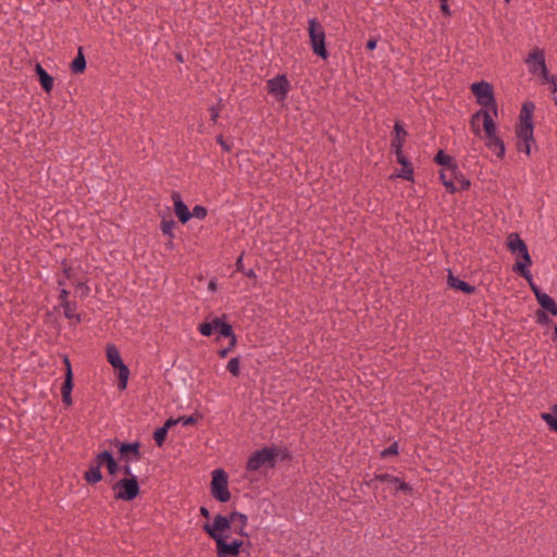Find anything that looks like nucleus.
Returning a JSON list of instances; mask_svg holds the SVG:
<instances>
[{
  "label": "nucleus",
  "mask_w": 557,
  "mask_h": 557,
  "mask_svg": "<svg viewBox=\"0 0 557 557\" xmlns=\"http://www.w3.org/2000/svg\"><path fill=\"white\" fill-rule=\"evenodd\" d=\"M226 520L220 519L212 523H205L202 525L203 531L215 542V553L218 557H237L240 553V548L244 546V541L234 539L227 542V535H224V528Z\"/></svg>",
  "instance_id": "f257e3e1"
},
{
  "label": "nucleus",
  "mask_w": 557,
  "mask_h": 557,
  "mask_svg": "<svg viewBox=\"0 0 557 557\" xmlns=\"http://www.w3.org/2000/svg\"><path fill=\"white\" fill-rule=\"evenodd\" d=\"M440 178L450 194L467 190L470 187V181L462 175L458 165L444 168L440 173Z\"/></svg>",
  "instance_id": "f03ea898"
},
{
  "label": "nucleus",
  "mask_w": 557,
  "mask_h": 557,
  "mask_svg": "<svg viewBox=\"0 0 557 557\" xmlns=\"http://www.w3.org/2000/svg\"><path fill=\"white\" fill-rule=\"evenodd\" d=\"M308 33L313 53L326 60L329 52L325 47V30L317 18L308 21Z\"/></svg>",
  "instance_id": "7ed1b4c3"
},
{
  "label": "nucleus",
  "mask_w": 557,
  "mask_h": 557,
  "mask_svg": "<svg viewBox=\"0 0 557 557\" xmlns=\"http://www.w3.org/2000/svg\"><path fill=\"white\" fill-rule=\"evenodd\" d=\"M210 492L214 499L220 503H227L231 499L228 490V476L223 469H215L212 472Z\"/></svg>",
  "instance_id": "20e7f679"
},
{
  "label": "nucleus",
  "mask_w": 557,
  "mask_h": 557,
  "mask_svg": "<svg viewBox=\"0 0 557 557\" xmlns=\"http://www.w3.org/2000/svg\"><path fill=\"white\" fill-rule=\"evenodd\" d=\"M379 483H385L395 490V493L401 492L406 495L412 494V487L404 482L398 476H394L388 473H375L368 482L367 485L374 491L379 490Z\"/></svg>",
  "instance_id": "39448f33"
},
{
  "label": "nucleus",
  "mask_w": 557,
  "mask_h": 557,
  "mask_svg": "<svg viewBox=\"0 0 557 557\" xmlns=\"http://www.w3.org/2000/svg\"><path fill=\"white\" fill-rule=\"evenodd\" d=\"M112 490L115 492V498L131 502L135 499L139 494V484L137 476L124 478L116 481L112 485Z\"/></svg>",
  "instance_id": "423d86ee"
},
{
  "label": "nucleus",
  "mask_w": 557,
  "mask_h": 557,
  "mask_svg": "<svg viewBox=\"0 0 557 557\" xmlns=\"http://www.w3.org/2000/svg\"><path fill=\"white\" fill-rule=\"evenodd\" d=\"M277 456L276 448L274 447H264L255 451L248 459L247 470L248 471H257L262 467H274L275 458Z\"/></svg>",
  "instance_id": "0eeeda50"
},
{
  "label": "nucleus",
  "mask_w": 557,
  "mask_h": 557,
  "mask_svg": "<svg viewBox=\"0 0 557 557\" xmlns=\"http://www.w3.org/2000/svg\"><path fill=\"white\" fill-rule=\"evenodd\" d=\"M107 359L108 362L115 369H117L119 373V383L117 387L121 391H124L127 386V381L129 376V369L123 362L120 351L114 345H109L107 347Z\"/></svg>",
  "instance_id": "6e6552de"
},
{
  "label": "nucleus",
  "mask_w": 557,
  "mask_h": 557,
  "mask_svg": "<svg viewBox=\"0 0 557 557\" xmlns=\"http://www.w3.org/2000/svg\"><path fill=\"white\" fill-rule=\"evenodd\" d=\"M220 519L226 520L224 532L233 529L235 534L240 536H248V533L246 532V528L248 525V517L245 513L239 511H232L228 516L216 515L213 518V521H218Z\"/></svg>",
  "instance_id": "1a4fd4ad"
},
{
  "label": "nucleus",
  "mask_w": 557,
  "mask_h": 557,
  "mask_svg": "<svg viewBox=\"0 0 557 557\" xmlns=\"http://www.w3.org/2000/svg\"><path fill=\"white\" fill-rule=\"evenodd\" d=\"M471 90L476 97L479 104L482 107L493 106L494 111L496 112L495 99L491 84L485 82L474 83L471 86Z\"/></svg>",
  "instance_id": "9d476101"
},
{
  "label": "nucleus",
  "mask_w": 557,
  "mask_h": 557,
  "mask_svg": "<svg viewBox=\"0 0 557 557\" xmlns=\"http://www.w3.org/2000/svg\"><path fill=\"white\" fill-rule=\"evenodd\" d=\"M533 102H524L522 104L520 115H519V124L517 126V131H520L523 137H530V133L533 132L534 126L532 122L533 111H534Z\"/></svg>",
  "instance_id": "9b49d317"
},
{
  "label": "nucleus",
  "mask_w": 557,
  "mask_h": 557,
  "mask_svg": "<svg viewBox=\"0 0 557 557\" xmlns=\"http://www.w3.org/2000/svg\"><path fill=\"white\" fill-rule=\"evenodd\" d=\"M115 446L119 449L120 460L122 462L131 463L132 461H138L141 458L139 442L123 443L116 441Z\"/></svg>",
  "instance_id": "f8f14e48"
},
{
  "label": "nucleus",
  "mask_w": 557,
  "mask_h": 557,
  "mask_svg": "<svg viewBox=\"0 0 557 557\" xmlns=\"http://www.w3.org/2000/svg\"><path fill=\"white\" fill-rule=\"evenodd\" d=\"M268 90L280 99H284L289 91V82L285 75H278L268 81Z\"/></svg>",
  "instance_id": "ddd939ff"
},
{
  "label": "nucleus",
  "mask_w": 557,
  "mask_h": 557,
  "mask_svg": "<svg viewBox=\"0 0 557 557\" xmlns=\"http://www.w3.org/2000/svg\"><path fill=\"white\" fill-rule=\"evenodd\" d=\"M529 284L540 306L553 315H557V305L555 300L546 293H543L533 282Z\"/></svg>",
  "instance_id": "4468645a"
},
{
  "label": "nucleus",
  "mask_w": 557,
  "mask_h": 557,
  "mask_svg": "<svg viewBox=\"0 0 557 557\" xmlns=\"http://www.w3.org/2000/svg\"><path fill=\"white\" fill-rule=\"evenodd\" d=\"M172 200L174 203V212L176 216L178 218L181 223L185 224L191 218V213L188 207L184 203L180 193L177 191L172 193Z\"/></svg>",
  "instance_id": "2eb2a0df"
},
{
  "label": "nucleus",
  "mask_w": 557,
  "mask_h": 557,
  "mask_svg": "<svg viewBox=\"0 0 557 557\" xmlns=\"http://www.w3.org/2000/svg\"><path fill=\"white\" fill-rule=\"evenodd\" d=\"M525 63L528 64L530 73L537 74L540 70V64H546L544 50L540 48H534L525 59Z\"/></svg>",
  "instance_id": "dca6fc26"
},
{
  "label": "nucleus",
  "mask_w": 557,
  "mask_h": 557,
  "mask_svg": "<svg viewBox=\"0 0 557 557\" xmlns=\"http://www.w3.org/2000/svg\"><path fill=\"white\" fill-rule=\"evenodd\" d=\"M480 116L483 117V127L485 131V136H492V135L496 134V125L494 123L492 115L490 114V112L487 110H480L474 115H472V119H471L472 127H474L475 120L479 119Z\"/></svg>",
  "instance_id": "f3484780"
},
{
  "label": "nucleus",
  "mask_w": 557,
  "mask_h": 557,
  "mask_svg": "<svg viewBox=\"0 0 557 557\" xmlns=\"http://www.w3.org/2000/svg\"><path fill=\"white\" fill-rule=\"evenodd\" d=\"M523 261H518L513 268L516 272H518L523 278H525L529 283L532 282V274L528 270V267L532 264V260L528 248L518 255Z\"/></svg>",
  "instance_id": "a211bd4d"
},
{
  "label": "nucleus",
  "mask_w": 557,
  "mask_h": 557,
  "mask_svg": "<svg viewBox=\"0 0 557 557\" xmlns=\"http://www.w3.org/2000/svg\"><path fill=\"white\" fill-rule=\"evenodd\" d=\"M396 159L399 164H401V170L398 173V176L406 180V181H412L413 180V166L411 162L404 156L403 152L396 153Z\"/></svg>",
  "instance_id": "6ab92c4d"
},
{
  "label": "nucleus",
  "mask_w": 557,
  "mask_h": 557,
  "mask_svg": "<svg viewBox=\"0 0 557 557\" xmlns=\"http://www.w3.org/2000/svg\"><path fill=\"white\" fill-rule=\"evenodd\" d=\"M35 72L38 76L41 88L46 92H50L53 88V77L40 64H36Z\"/></svg>",
  "instance_id": "aec40b11"
},
{
  "label": "nucleus",
  "mask_w": 557,
  "mask_h": 557,
  "mask_svg": "<svg viewBox=\"0 0 557 557\" xmlns=\"http://www.w3.org/2000/svg\"><path fill=\"white\" fill-rule=\"evenodd\" d=\"M395 136L392 139V148L394 149V153L403 152V144L405 141V138L407 136V132L403 128V126L396 122L394 125Z\"/></svg>",
  "instance_id": "412c9836"
},
{
  "label": "nucleus",
  "mask_w": 557,
  "mask_h": 557,
  "mask_svg": "<svg viewBox=\"0 0 557 557\" xmlns=\"http://www.w3.org/2000/svg\"><path fill=\"white\" fill-rule=\"evenodd\" d=\"M447 283L449 287L461 290L465 294H473L475 292V286L470 285L469 283L454 276L451 273L448 274Z\"/></svg>",
  "instance_id": "4be33fe9"
},
{
  "label": "nucleus",
  "mask_w": 557,
  "mask_h": 557,
  "mask_svg": "<svg viewBox=\"0 0 557 557\" xmlns=\"http://www.w3.org/2000/svg\"><path fill=\"white\" fill-rule=\"evenodd\" d=\"M485 139L487 148L494 151L498 158H503L505 156V145L496 134L485 136Z\"/></svg>",
  "instance_id": "5701e85b"
},
{
  "label": "nucleus",
  "mask_w": 557,
  "mask_h": 557,
  "mask_svg": "<svg viewBox=\"0 0 557 557\" xmlns=\"http://www.w3.org/2000/svg\"><path fill=\"white\" fill-rule=\"evenodd\" d=\"M507 247L511 253H521L528 247L517 233H510L507 238Z\"/></svg>",
  "instance_id": "b1692460"
},
{
  "label": "nucleus",
  "mask_w": 557,
  "mask_h": 557,
  "mask_svg": "<svg viewBox=\"0 0 557 557\" xmlns=\"http://www.w3.org/2000/svg\"><path fill=\"white\" fill-rule=\"evenodd\" d=\"M518 138L517 148L519 151L525 152L528 156L531 153V144L534 143L533 132L530 133V137H523L520 131H516Z\"/></svg>",
  "instance_id": "393cba45"
},
{
  "label": "nucleus",
  "mask_w": 557,
  "mask_h": 557,
  "mask_svg": "<svg viewBox=\"0 0 557 557\" xmlns=\"http://www.w3.org/2000/svg\"><path fill=\"white\" fill-rule=\"evenodd\" d=\"M102 479L103 475L101 470L98 467H94L91 465H89L88 470H86L84 473V480L91 485L99 483L102 481Z\"/></svg>",
  "instance_id": "a878e982"
},
{
  "label": "nucleus",
  "mask_w": 557,
  "mask_h": 557,
  "mask_svg": "<svg viewBox=\"0 0 557 557\" xmlns=\"http://www.w3.org/2000/svg\"><path fill=\"white\" fill-rule=\"evenodd\" d=\"M214 331H218L219 334L223 337L231 338L236 336L233 332L232 325L226 322H223L219 318L214 319Z\"/></svg>",
  "instance_id": "bb28decb"
},
{
  "label": "nucleus",
  "mask_w": 557,
  "mask_h": 557,
  "mask_svg": "<svg viewBox=\"0 0 557 557\" xmlns=\"http://www.w3.org/2000/svg\"><path fill=\"white\" fill-rule=\"evenodd\" d=\"M86 69V59L83 54L82 48L78 49L76 58L71 63V70L73 73H83Z\"/></svg>",
  "instance_id": "cd10ccee"
},
{
  "label": "nucleus",
  "mask_w": 557,
  "mask_h": 557,
  "mask_svg": "<svg viewBox=\"0 0 557 557\" xmlns=\"http://www.w3.org/2000/svg\"><path fill=\"white\" fill-rule=\"evenodd\" d=\"M541 417L549 429L557 433V405L553 407V412H543Z\"/></svg>",
  "instance_id": "c85d7f7f"
},
{
  "label": "nucleus",
  "mask_w": 557,
  "mask_h": 557,
  "mask_svg": "<svg viewBox=\"0 0 557 557\" xmlns=\"http://www.w3.org/2000/svg\"><path fill=\"white\" fill-rule=\"evenodd\" d=\"M63 308L64 317L67 319H76L77 322H81L79 315L75 314L76 304L72 301L64 302L60 305Z\"/></svg>",
  "instance_id": "c756f323"
},
{
  "label": "nucleus",
  "mask_w": 557,
  "mask_h": 557,
  "mask_svg": "<svg viewBox=\"0 0 557 557\" xmlns=\"http://www.w3.org/2000/svg\"><path fill=\"white\" fill-rule=\"evenodd\" d=\"M434 161L441 165H443L444 168H450V166H454V165H457L453 158L448 154H446L443 150H440L435 158H434Z\"/></svg>",
  "instance_id": "7c9ffc66"
},
{
  "label": "nucleus",
  "mask_w": 557,
  "mask_h": 557,
  "mask_svg": "<svg viewBox=\"0 0 557 557\" xmlns=\"http://www.w3.org/2000/svg\"><path fill=\"white\" fill-rule=\"evenodd\" d=\"M73 389V372L72 369H69V372L65 373V380L61 387V394H71Z\"/></svg>",
  "instance_id": "2f4dec72"
},
{
  "label": "nucleus",
  "mask_w": 557,
  "mask_h": 557,
  "mask_svg": "<svg viewBox=\"0 0 557 557\" xmlns=\"http://www.w3.org/2000/svg\"><path fill=\"white\" fill-rule=\"evenodd\" d=\"M226 369L227 371L234 375V376H238L239 373H240V360H239V357H234L232 358L227 366H226Z\"/></svg>",
  "instance_id": "473e14b6"
},
{
  "label": "nucleus",
  "mask_w": 557,
  "mask_h": 557,
  "mask_svg": "<svg viewBox=\"0 0 557 557\" xmlns=\"http://www.w3.org/2000/svg\"><path fill=\"white\" fill-rule=\"evenodd\" d=\"M103 459H107V465L104 466L108 470V473L112 476H114L119 469H120V466L119 463L116 462V460L114 459L113 455L111 454V456H107L104 457Z\"/></svg>",
  "instance_id": "72a5a7b5"
},
{
  "label": "nucleus",
  "mask_w": 557,
  "mask_h": 557,
  "mask_svg": "<svg viewBox=\"0 0 557 557\" xmlns=\"http://www.w3.org/2000/svg\"><path fill=\"white\" fill-rule=\"evenodd\" d=\"M537 74L541 76L543 84H555V76L549 75L546 64H540Z\"/></svg>",
  "instance_id": "f704fd0d"
},
{
  "label": "nucleus",
  "mask_w": 557,
  "mask_h": 557,
  "mask_svg": "<svg viewBox=\"0 0 557 557\" xmlns=\"http://www.w3.org/2000/svg\"><path fill=\"white\" fill-rule=\"evenodd\" d=\"M107 456H111V453L108 450H103L102 453H99L96 455V457L91 460L90 465L94 467H98L101 469V467H104L107 465V459H103Z\"/></svg>",
  "instance_id": "c9c22d12"
},
{
  "label": "nucleus",
  "mask_w": 557,
  "mask_h": 557,
  "mask_svg": "<svg viewBox=\"0 0 557 557\" xmlns=\"http://www.w3.org/2000/svg\"><path fill=\"white\" fill-rule=\"evenodd\" d=\"M161 231L164 235H168L169 237H174L173 230L175 227V221L174 220H162L161 222Z\"/></svg>",
  "instance_id": "e433bc0d"
},
{
  "label": "nucleus",
  "mask_w": 557,
  "mask_h": 557,
  "mask_svg": "<svg viewBox=\"0 0 557 557\" xmlns=\"http://www.w3.org/2000/svg\"><path fill=\"white\" fill-rule=\"evenodd\" d=\"M168 432L165 428H159L153 433V440L156 444L161 447L166 438Z\"/></svg>",
  "instance_id": "4c0bfd02"
},
{
  "label": "nucleus",
  "mask_w": 557,
  "mask_h": 557,
  "mask_svg": "<svg viewBox=\"0 0 557 557\" xmlns=\"http://www.w3.org/2000/svg\"><path fill=\"white\" fill-rule=\"evenodd\" d=\"M235 265H236V270L239 271V272H243L247 277H250V278H256L257 277L255 270H252V269L244 270L243 256H240L236 260Z\"/></svg>",
  "instance_id": "58836bf2"
},
{
  "label": "nucleus",
  "mask_w": 557,
  "mask_h": 557,
  "mask_svg": "<svg viewBox=\"0 0 557 557\" xmlns=\"http://www.w3.org/2000/svg\"><path fill=\"white\" fill-rule=\"evenodd\" d=\"M398 455V443L394 442L392 445H389L387 448L383 449L381 451L382 458H387L389 456H396Z\"/></svg>",
  "instance_id": "ea45409f"
},
{
  "label": "nucleus",
  "mask_w": 557,
  "mask_h": 557,
  "mask_svg": "<svg viewBox=\"0 0 557 557\" xmlns=\"http://www.w3.org/2000/svg\"><path fill=\"white\" fill-rule=\"evenodd\" d=\"M190 213H191V216L199 219V220H203L207 216L208 211L203 206L197 205L193 208V211H190Z\"/></svg>",
  "instance_id": "a19ab883"
},
{
  "label": "nucleus",
  "mask_w": 557,
  "mask_h": 557,
  "mask_svg": "<svg viewBox=\"0 0 557 557\" xmlns=\"http://www.w3.org/2000/svg\"><path fill=\"white\" fill-rule=\"evenodd\" d=\"M214 331V319L211 322L202 323L199 325V332L203 336H210Z\"/></svg>",
  "instance_id": "79ce46f5"
},
{
  "label": "nucleus",
  "mask_w": 557,
  "mask_h": 557,
  "mask_svg": "<svg viewBox=\"0 0 557 557\" xmlns=\"http://www.w3.org/2000/svg\"><path fill=\"white\" fill-rule=\"evenodd\" d=\"M236 343H237L236 336L235 337H231L228 346L223 348V349H221L219 351V356L221 358H225L234 349V347L236 346Z\"/></svg>",
  "instance_id": "37998d69"
},
{
  "label": "nucleus",
  "mask_w": 557,
  "mask_h": 557,
  "mask_svg": "<svg viewBox=\"0 0 557 557\" xmlns=\"http://www.w3.org/2000/svg\"><path fill=\"white\" fill-rule=\"evenodd\" d=\"M536 322L540 324H547L549 322L548 315L543 310L536 311Z\"/></svg>",
  "instance_id": "c03bdc74"
},
{
  "label": "nucleus",
  "mask_w": 557,
  "mask_h": 557,
  "mask_svg": "<svg viewBox=\"0 0 557 557\" xmlns=\"http://www.w3.org/2000/svg\"><path fill=\"white\" fill-rule=\"evenodd\" d=\"M180 422L187 426V425H191V424H195L197 421H198V418L195 417V416H189V417H182V418H178Z\"/></svg>",
  "instance_id": "a18cd8bd"
},
{
  "label": "nucleus",
  "mask_w": 557,
  "mask_h": 557,
  "mask_svg": "<svg viewBox=\"0 0 557 557\" xmlns=\"http://www.w3.org/2000/svg\"><path fill=\"white\" fill-rule=\"evenodd\" d=\"M119 470H121L126 475V478L135 476L133 474V471H132V468H131V463L122 462V465H121Z\"/></svg>",
  "instance_id": "49530a36"
},
{
  "label": "nucleus",
  "mask_w": 557,
  "mask_h": 557,
  "mask_svg": "<svg viewBox=\"0 0 557 557\" xmlns=\"http://www.w3.org/2000/svg\"><path fill=\"white\" fill-rule=\"evenodd\" d=\"M76 288L84 289V295H88L89 287L87 286L86 282L84 281H74L73 282Z\"/></svg>",
  "instance_id": "de8ad7c7"
},
{
  "label": "nucleus",
  "mask_w": 557,
  "mask_h": 557,
  "mask_svg": "<svg viewBox=\"0 0 557 557\" xmlns=\"http://www.w3.org/2000/svg\"><path fill=\"white\" fill-rule=\"evenodd\" d=\"M67 297H69V290L66 288H61L60 295H59L60 305L70 301L67 299Z\"/></svg>",
  "instance_id": "09e8293b"
},
{
  "label": "nucleus",
  "mask_w": 557,
  "mask_h": 557,
  "mask_svg": "<svg viewBox=\"0 0 557 557\" xmlns=\"http://www.w3.org/2000/svg\"><path fill=\"white\" fill-rule=\"evenodd\" d=\"M441 10L445 15H450L448 0H441Z\"/></svg>",
  "instance_id": "8fccbe9b"
},
{
  "label": "nucleus",
  "mask_w": 557,
  "mask_h": 557,
  "mask_svg": "<svg viewBox=\"0 0 557 557\" xmlns=\"http://www.w3.org/2000/svg\"><path fill=\"white\" fill-rule=\"evenodd\" d=\"M209 111L211 115V121L215 123L219 117V109H216L215 107H211Z\"/></svg>",
  "instance_id": "3c124183"
},
{
  "label": "nucleus",
  "mask_w": 557,
  "mask_h": 557,
  "mask_svg": "<svg viewBox=\"0 0 557 557\" xmlns=\"http://www.w3.org/2000/svg\"><path fill=\"white\" fill-rule=\"evenodd\" d=\"M63 275H64L65 278L72 280L73 278V270H72V268L65 265L63 268Z\"/></svg>",
  "instance_id": "603ef678"
},
{
  "label": "nucleus",
  "mask_w": 557,
  "mask_h": 557,
  "mask_svg": "<svg viewBox=\"0 0 557 557\" xmlns=\"http://www.w3.org/2000/svg\"><path fill=\"white\" fill-rule=\"evenodd\" d=\"M178 422H180V420H178V419H176V420H175V419H172V418H171V419L166 420V422L164 423V425H163L162 428H165V429H166V431H169V429H170L171 426L175 425V424H176V423H178Z\"/></svg>",
  "instance_id": "864d4df0"
},
{
  "label": "nucleus",
  "mask_w": 557,
  "mask_h": 557,
  "mask_svg": "<svg viewBox=\"0 0 557 557\" xmlns=\"http://www.w3.org/2000/svg\"><path fill=\"white\" fill-rule=\"evenodd\" d=\"M216 141L222 146V148L225 150V151H230L231 150V146L227 145L224 140H223V137L222 136H219L216 138Z\"/></svg>",
  "instance_id": "5fc2aeb1"
},
{
  "label": "nucleus",
  "mask_w": 557,
  "mask_h": 557,
  "mask_svg": "<svg viewBox=\"0 0 557 557\" xmlns=\"http://www.w3.org/2000/svg\"><path fill=\"white\" fill-rule=\"evenodd\" d=\"M199 512L202 517H205L206 519H210V511L208 510L207 507L205 506H201L200 509H199Z\"/></svg>",
  "instance_id": "6e6d98bb"
},
{
  "label": "nucleus",
  "mask_w": 557,
  "mask_h": 557,
  "mask_svg": "<svg viewBox=\"0 0 557 557\" xmlns=\"http://www.w3.org/2000/svg\"><path fill=\"white\" fill-rule=\"evenodd\" d=\"M62 400L65 405H71L72 404L71 394H62Z\"/></svg>",
  "instance_id": "4d7b16f0"
},
{
  "label": "nucleus",
  "mask_w": 557,
  "mask_h": 557,
  "mask_svg": "<svg viewBox=\"0 0 557 557\" xmlns=\"http://www.w3.org/2000/svg\"><path fill=\"white\" fill-rule=\"evenodd\" d=\"M376 42H377L376 39H370L367 42V49L373 50L376 47Z\"/></svg>",
  "instance_id": "13d9d810"
},
{
  "label": "nucleus",
  "mask_w": 557,
  "mask_h": 557,
  "mask_svg": "<svg viewBox=\"0 0 557 557\" xmlns=\"http://www.w3.org/2000/svg\"><path fill=\"white\" fill-rule=\"evenodd\" d=\"M63 362H64V366H65V373H67V372H69V369H72V367H71V362H70V359H69V357H67V356H64V358H63Z\"/></svg>",
  "instance_id": "bf43d9fd"
},
{
  "label": "nucleus",
  "mask_w": 557,
  "mask_h": 557,
  "mask_svg": "<svg viewBox=\"0 0 557 557\" xmlns=\"http://www.w3.org/2000/svg\"><path fill=\"white\" fill-rule=\"evenodd\" d=\"M65 280H66L65 277H63V278H59V280H58V285H59V286H61L62 288H64Z\"/></svg>",
  "instance_id": "052dcab7"
},
{
  "label": "nucleus",
  "mask_w": 557,
  "mask_h": 557,
  "mask_svg": "<svg viewBox=\"0 0 557 557\" xmlns=\"http://www.w3.org/2000/svg\"><path fill=\"white\" fill-rule=\"evenodd\" d=\"M215 287H216L215 283H214L213 281H211V282L209 283V288H210L211 290H215Z\"/></svg>",
  "instance_id": "680f3d73"
},
{
  "label": "nucleus",
  "mask_w": 557,
  "mask_h": 557,
  "mask_svg": "<svg viewBox=\"0 0 557 557\" xmlns=\"http://www.w3.org/2000/svg\"><path fill=\"white\" fill-rule=\"evenodd\" d=\"M552 85H553L552 91L557 92V79L556 78H555V84H552Z\"/></svg>",
  "instance_id": "e2e57ef3"
},
{
  "label": "nucleus",
  "mask_w": 557,
  "mask_h": 557,
  "mask_svg": "<svg viewBox=\"0 0 557 557\" xmlns=\"http://www.w3.org/2000/svg\"><path fill=\"white\" fill-rule=\"evenodd\" d=\"M176 60H177L178 62H183V61H184V60H183V55H182L181 53H177V54H176Z\"/></svg>",
  "instance_id": "0e129e2a"
},
{
  "label": "nucleus",
  "mask_w": 557,
  "mask_h": 557,
  "mask_svg": "<svg viewBox=\"0 0 557 557\" xmlns=\"http://www.w3.org/2000/svg\"><path fill=\"white\" fill-rule=\"evenodd\" d=\"M554 335H555V338H557V326L556 325L554 327Z\"/></svg>",
  "instance_id": "69168bd1"
},
{
  "label": "nucleus",
  "mask_w": 557,
  "mask_h": 557,
  "mask_svg": "<svg viewBox=\"0 0 557 557\" xmlns=\"http://www.w3.org/2000/svg\"><path fill=\"white\" fill-rule=\"evenodd\" d=\"M474 133L478 135L480 133V128L479 127L474 128Z\"/></svg>",
  "instance_id": "338daca9"
}]
</instances>
